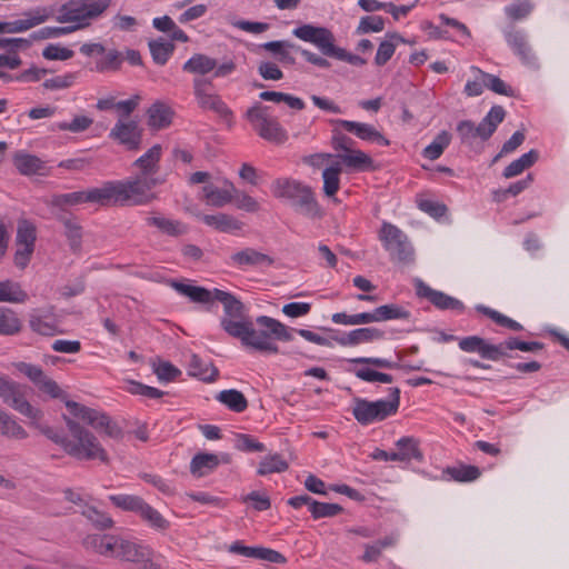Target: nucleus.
Masks as SVG:
<instances>
[{
  "label": "nucleus",
  "instance_id": "nucleus-16",
  "mask_svg": "<svg viewBox=\"0 0 569 569\" xmlns=\"http://www.w3.org/2000/svg\"><path fill=\"white\" fill-rule=\"evenodd\" d=\"M416 295L419 298L427 299L431 305H433L439 310H455L462 312L465 310V305L442 291H438L429 287L421 279L415 280Z\"/></svg>",
  "mask_w": 569,
  "mask_h": 569
},
{
  "label": "nucleus",
  "instance_id": "nucleus-35",
  "mask_svg": "<svg viewBox=\"0 0 569 569\" xmlns=\"http://www.w3.org/2000/svg\"><path fill=\"white\" fill-rule=\"evenodd\" d=\"M190 375L204 382H213L219 376V370L212 362L203 361L198 355L193 353L189 362Z\"/></svg>",
  "mask_w": 569,
  "mask_h": 569
},
{
  "label": "nucleus",
  "instance_id": "nucleus-55",
  "mask_svg": "<svg viewBox=\"0 0 569 569\" xmlns=\"http://www.w3.org/2000/svg\"><path fill=\"white\" fill-rule=\"evenodd\" d=\"M138 515L142 518V520L156 529L166 530L169 528V521L144 500L138 511Z\"/></svg>",
  "mask_w": 569,
  "mask_h": 569
},
{
  "label": "nucleus",
  "instance_id": "nucleus-10",
  "mask_svg": "<svg viewBox=\"0 0 569 569\" xmlns=\"http://www.w3.org/2000/svg\"><path fill=\"white\" fill-rule=\"evenodd\" d=\"M268 109L269 107L257 102L247 110L246 119L262 139L283 143L288 139L287 132L281 127L279 120L268 113Z\"/></svg>",
  "mask_w": 569,
  "mask_h": 569
},
{
  "label": "nucleus",
  "instance_id": "nucleus-42",
  "mask_svg": "<svg viewBox=\"0 0 569 569\" xmlns=\"http://www.w3.org/2000/svg\"><path fill=\"white\" fill-rule=\"evenodd\" d=\"M539 159V152L535 149H531L529 152L522 154L520 158L513 160L510 164H508L502 176L507 179L516 177L520 174L523 170L532 167Z\"/></svg>",
  "mask_w": 569,
  "mask_h": 569
},
{
  "label": "nucleus",
  "instance_id": "nucleus-63",
  "mask_svg": "<svg viewBox=\"0 0 569 569\" xmlns=\"http://www.w3.org/2000/svg\"><path fill=\"white\" fill-rule=\"evenodd\" d=\"M123 56L117 50H109L106 56L97 61L96 68L99 72L118 71L121 68Z\"/></svg>",
  "mask_w": 569,
  "mask_h": 569
},
{
  "label": "nucleus",
  "instance_id": "nucleus-24",
  "mask_svg": "<svg viewBox=\"0 0 569 569\" xmlns=\"http://www.w3.org/2000/svg\"><path fill=\"white\" fill-rule=\"evenodd\" d=\"M230 458L228 455H222L221 459L218 455L209 452H199L193 456L190 462V472L197 477H203L213 471L220 462L228 463Z\"/></svg>",
  "mask_w": 569,
  "mask_h": 569
},
{
  "label": "nucleus",
  "instance_id": "nucleus-46",
  "mask_svg": "<svg viewBox=\"0 0 569 569\" xmlns=\"http://www.w3.org/2000/svg\"><path fill=\"white\" fill-rule=\"evenodd\" d=\"M0 435L12 439H26L27 431L6 411L0 409Z\"/></svg>",
  "mask_w": 569,
  "mask_h": 569
},
{
  "label": "nucleus",
  "instance_id": "nucleus-54",
  "mask_svg": "<svg viewBox=\"0 0 569 569\" xmlns=\"http://www.w3.org/2000/svg\"><path fill=\"white\" fill-rule=\"evenodd\" d=\"M476 310L488 318H490L492 321H495L497 325L513 330V331H521L523 329L522 325L517 322L516 320L498 312L497 310H493L489 307H486L483 305L476 306Z\"/></svg>",
  "mask_w": 569,
  "mask_h": 569
},
{
  "label": "nucleus",
  "instance_id": "nucleus-47",
  "mask_svg": "<svg viewBox=\"0 0 569 569\" xmlns=\"http://www.w3.org/2000/svg\"><path fill=\"white\" fill-rule=\"evenodd\" d=\"M372 312L375 322L410 318V312L396 303L377 307Z\"/></svg>",
  "mask_w": 569,
  "mask_h": 569
},
{
  "label": "nucleus",
  "instance_id": "nucleus-11",
  "mask_svg": "<svg viewBox=\"0 0 569 569\" xmlns=\"http://www.w3.org/2000/svg\"><path fill=\"white\" fill-rule=\"evenodd\" d=\"M379 239L389 252L392 261L409 264L415 260V250L402 230L397 226L383 222L379 231Z\"/></svg>",
  "mask_w": 569,
  "mask_h": 569
},
{
  "label": "nucleus",
  "instance_id": "nucleus-45",
  "mask_svg": "<svg viewBox=\"0 0 569 569\" xmlns=\"http://www.w3.org/2000/svg\"><path fill=\"white\" fill-rule=\"evenodd\" d=\"M24 390L26 387L22 386L18 391V395L13 396L7 405L17 410L18 412H20L21 415L32 420H38L42 417V412L30 405V402L26 399Z\"/></svg>",
  "mask_w": 569,
  "mask_h": 569
},
{
  "label": "nucleus",
  "instance_id": "nucleus-20",
  "mask_svg": "<svg viewBox=\"0 0 569 569\" xmlns=\"http://www.w3.org/2000/svg\"><path fill=\"white\" fill-rule=\"evenodd\" d=\"M383 338L385 331L375 327H365L351 330L342 336H336L332 340L342 347H353L382 340Z\"/></svg>",
  "mask_w": 569,
  "mask_h": 569
},
{
  "label": "nucleus",
  "instance_id": "nucleus-43",
  "mask_svg": "<svg viewBox=\"0 0 569 569\" xmlns=\"http://www.w3.org/2000/svg\"><path fill=\"white\" fill-rule=\"evenodd\" d=\"M443 473L449 476V479L457 482H471L481 476L480 469L472 465L447 467Z\"/></svg>",
  "mask_w": 569,
  "mask_h": 569
},
{
  "label": "nucleus",
  "instance_id": "nucleus-14",
  "mask_svg": "<svg viewBox=\"0 0 569 569\" xmlns=\"http://www.w3.org/2000/svg\"><path fill=\"white\" fill-rule=\"evenodd\" d=\"M142 131L137 121L119 119L110 130L109 138L129 151H137L141 147Z\"/></svg>",
  "mask_w": 569,
  "mask_h": 569
},
{
  "label": "nucleus",
  "instance_id": "nucleus-5",
  "mask_svg": "<svg viewBox=\"0 0 569 569\" xmlns=\"http://www.w3.org/2000/svg\"><path fill=\"white\" fill-rule=\"evenodd\" d=\"M256 323L261 328L257 330L252 327V337L248 341V348L256 351L276 355L279 352L276 341H291L293 339V329L288 328L274 318L259 316Z\"/></svg>",
  "mask_w": 569,
  "mask_h": 569
},
{
  "label": "nucleus",
  "instance_id": "nucleus-48",
  "mask_svg": "<svg viewBox=\"0 0 569 569\" xmlns=\"http://www.w3.org/2000/svg\"><path fill=\"white\" fill-rule=\"evenodd\" d=\"M451 133L447 130L440 131L432 142L422 150V156L429 160H437L451 142Z\"/></svg>",
  "mask_w": 569,
  "mask_h": 569
},
{
  "label": "nucleus",
  "instance_id": "nucleus-59",
  "mask_svg": "<svg viewBox=\"0 0 569 569\" xmlns=\"http://www.w3.org/2000/svg\"><path fill=\"white\" fill-rule=\"evenodd\" d=\"M109 500L119 509L138 513L143 499L134 495H111Z\"/></svg>",
  "mask_w": 569,
  "mask_h": 569
},
{
  "label": "nucleus",
  "instance_id": "nucleus-60",
  "mask_svg": "<svg viewBox=\"0 0 569 569\" xmlns=\"http://www.w3.org/2000/svg\"><path fill=\"white\" fill-rule=\"evenodd\" d=\"M44 315L39 309L30 313L29 326L32 331L42 336H53L56 333V326L51 322L43 320Z\"/></svg>",
  "mask_w": 569,
  "mask_h": 569
},
{
  "label": "nucleus",
  "instance_id": "nucleus-64",
  "mask_svg": "<svg viewBox=\"0 0 569 569\" xmlns=\"http://www.w3.org/2000/svg\"><path fill=\"white\" fill-rule=\"evenodd\" d=\"M355 376L366 382H382V383H391L393 381V377L389 373L380 372L373 370L369 367H361L352 370Z\"/></svg>",
  "mask_w": 569,
  "mask_h": 569
},
{
  "label": "nucleus",
  "instance_id": "nucleus-41",
  "mask_svg": "<svg viewBox=\"0 0 569 569\" xmlns=\"http://www.w3.org/2000/svg\"><path fill=\"white\" fill-rule=\"evenodd\" d=\"M148 46L152 60L159 66L166 64L176 49V46L172 41L166 40L163 38L150 40Z\"/></svg>",
  "mask_w": 569,
  "mask_h": 569
},
{
  "label": "nucleus",
  "instance_id": "nucleus-44",
  "mask_svg": "<svg viewBox=\"0 0 569 569\" xmlns=\"http://www.w3.org/2000/svg\"><path fill=\"white\" fill-rule=\"evenodd\" d=\"M28 293L18 282L12 280L0 281V302L22 303L27 301Z\"/></svg>",
  "mask_w": 569,
  "mask_h": 569
},
{
  "label": "nucleus",
  "instance_id": "nucleus-31",
  "mask_svg": "<svg viewBox=\"0 0 569 569\" xmlns=\"http://www.w3.org/2000/svg\"><path fill=\"white\" fill-rule=\"evenodd\" d=\"M229 188L220 189L213 184H207L202 188L206 202L212 207L221 208L230 203L233 199V192H237L234 186L229 182Z\"/></svg>",
  "mask_w": 569,
  "mask_h": 569
},
{
  "label": "nucleus",
  "instance_id": "nucleus-28",
  "mask_svg": "<svg viewBox=\"0 0 569 569\" xmlns=\"http://www.w3.org/2000/svg\"><path fill=\"white\" fill-rule=\"evenodd\" d=\"M148 124L152 129H164L172 122L174 111L162 101H156L147 111Z\"/></svg>",
  "mask_w": 569,
  "mask_h": 569
},
{
  "label": "nucleus",
  "instance_id": "nucleus-22",
  "mask_svg": "<svg viewBox=\"0 0 569 569\" xmlns=\"http://www.w3.org/2000/svg\"><path fill=\"white\" fill-rule=\"evenodd\" d=\"M87 203H97L101 207L121 206L118 181L104 182L100 188H91L86 190Z\"/></svg>",
  "mask_w": 569,
  "mask_h": 569
},
{
  "label": "nucleus",
  "instance_id": "nucleus-12",
  "mask_svg": "<svg viewBox=\"0 0 569 569\" xmlns=\"http://www.w3.org/2000/svg\"><path fill=\"white\" fill-rule=\"evenodd\" d=\"M37 230L32 222L21 220L18 222L13 262L17 268L23 270L30 262L34 251Z\"/></svg>",
  "mask_w": 569,
  "mask_h": 569
},
{
  "label": "nucleus",
  "instance_id": "nucleus-37",
  "mask_svg": "<svg viewBox=\"0 0 569 569\" xmlns=\"http://www.w3.org/2000/svg\"><path fill=\"white\" fill-rule=\"evenodd\" d=\"M217 67V60L203 53H194L182 66L184 72L204 76L213 71Z\"/></svg>",
  "mask_w": 569,
  "mask_h": 569
},
{
  "label": "nucleus",
  "instance_id": "nucleus-30",
  "mask_svg": "<svg viewBox=\"0 0 569 569\" xmlns=\"http://www.w3.org/2000/svg\"><path fill=\"white\" fill-rule=\"evenodd\" d=\"M214 300L220 301L223 305V317H230L231 319H242L244 318V305L232 293L213 289Z\"/></svg>",
  "mask_w": 569,
  "mask_h": 569
},
{
  "label": "nucleus",
  "instance_id": "nucleus-50",
  "mask_svg": "<svg viewBox=\"0 0 569 569\" xmlns=\"http://www.w3.org/2000/svg\"><path fill=\"white\" fill-rule=\"evenodd\" d=\"M342 168L339 162L327 167L322 172L323 193L327 197H333L340 188V173Z\"/></svg>",
  "mask_w": 569,
  "mask_h": 569
},
{
  "label": "nucleus",
  "instance_id": "nucleus-52",
  "mask_svg": "<svg viewBox=\"0 0 569 569\" xmlns=\"http://www.w3.org/2000/svg\"><path fill=\"white\" fill-rule=\"evenodd\" d=\"M289 468L288 462L279 453L264 457L258 467L259 476H267L274 472H284Z\"/></svg>",
  "mask_w": 569,
  "mask_h": 569
},
{
  "label": "nucleus",
  "instance_id": "nucleus-39",
  "mask_svg": "<svg viewBox=\"0 0 569 569\" xmlns=\"http://www.w3.org/2000/svg\"><path fill=\"white\" fill-rule=\"evenodd\" d=\"M22 329L18 313L8 307L0 306V336H14Z\"/></svg>",
  "mask_w": 569,
  "mask_h": 569
},
{
  "label": "nucleus",
  "instance_id": "nucleus-40",
  "mask_svg": "<svg viewBox=\"0 0 569 569\" xmlns=\"http://www.w3.org/2000/svg\"><path fill=\"white\" fill-rule=\"evenodd\" d=\"M216 399L233 412L240 413L248 408L247 398L237 389L222 390L217 395Z\"/></svg>",
  "mask_w": 569,
  "mask_h": 569
},
{
  "label": "nucleus",
  "instance_id": "nucleus-36",
  "mask_svg": "<svg viewBox=\"0 0 569 569\" xmlns=\"http://www.w3.org/2000/svg\"><path fill=\"white\" fill-rule=\"evenodd\" d=\"M58 220L64 228V236L68 239L70 250L73 253H79L82 248V227L74 218L60 216Z\"/></svg>",
  "mask_w": 569,
  "mask_h": 569
},
{
  "label": "nucleus",
  "instance_id": "nucleus-1",
  "mask_svg": "<svg viewBox=\"0 0 569 569\" xmlns=\"http://www.w3.org/2000/svg\"><path fill=\"white\" fill-rule=\"evenodd\" d=\"M17 369L32 381L40 391L49 395L52 399L62 400L69 412L74 418L82 420L97 432L118 441L123 438V430L108 413L89 408L73 400H69L67 393L54 380L46 376L41 367L32 363L19 362L17 363Z\"/></svg>",
  "mask_w": 569,
  "mask_h": 569
},
{
  "label": "nucleus",
  "instance_id": "nucleus-7",
  "mask_svg": "<svg viewBox=\"0 0 569 569\" xmlns=\"http://www.w3.org/2000/svg\"><path fill=\"white\" fill-rule=\"evenodd\" d=\"M167 177H142L137 174L126 181H118L121 206H143L149 204L157 194L152 189L163 184Z\"/></svg>",
  "mask_w": 569,
  "mask_h": 569
},
{
  "label": "nucleus",
  "instance_id": "nucleus-38",
  "mask_svg": "<svg viewBox=\"0 0 569 569\" xmlns=\"http://www.w3.org/2000/svg\"><path fill=\"white\" fill-rule=\"evenodd\" d=\"M13 163L21 174H41L44 169V162L37 156L29 153H16Z\"/></svg>",
  "mask_w": 569,
  "mask_h": 569
},
{
  "label": "nucleus",
  "instance_id": "nucleus-8",
  "mask_svg": "<svg viewBox=\"0 0 569 569\" xmlns=\"http://www.w3.org/2000/svg\"><path fill=\"white\" fill-rule=\"evenodd\" d=\"M110 6L109 0H70L63 3L54 19L60 23L82 24L81 29L90 24V20L98 18Z\"/></svg>",
  "mask_w": 569,
  "mask_h": 569
},
{
  "label": "nucleus",
  "instance_id": "nucleus-21",
  "mask_svg": "<svg viewBox=\"0 0 569 569\" xmlns=\"http://www.w3.org/2000/svg\"><path fill=\"white\" fill-rule=\"evenodd\" d=\"M114 557L124 561L143 563L144 569L147 568V562H150V551L147 547L120 537L117 540Z\"/></svg>",
  "mask_w": 569,
  "mask_h": 569
},
{
  "label": "nucleus",
  "instance_id": "nucleus-53",
  "mask_svg": "<svg viewBox=\"0 0 569 569\" xmlns=\"http://www.w3.org/2000/svg\"><path fill=\"white\" fill-rule=\"evenodd\" d=\"M82 24H70L66 27H44L41 28L30 34V40L32 41H39V40H46L51 38H58L64 34L72 33L77 30L81 29Z\"/></svg>",
  "mask_w": 569,
  "mask_h": 569
},
{
  "label": "nucleus",
  "instance_id": "nucleus-2",
  "mask_svg": "<svg viewBox=\"0 0 569 569\" xmlns=\"http://www.w3.org/2000/svg\"><path fill=\"white\" fill-rule=\"evenodd\" d=\"M62 419L71 436L70 445H67L66 453L78 460H99L102 463L109 462V456L98 438L67 415Z\"/></svg>",
  "mask_w": 569,
  "mask_h": 569
},
{
  "label": "nucleus",
  "instance_id": "nucleus-57",
  "mask_svg": "<svg viewBox=\"0 0 569 569\" xmlns=\"http://www.w3.org/2000/svg\"><path fill=\"white\" fill-rule=\"evenodd\" d=\"M81 515L86 517L97 529L106 530L113 526V520L107 513L98 510L93 506H86Z\"/></svg>",
  "mask_w": 569,
  "mask_h": 569
},
{
  "label": "nucleus",
  "instance_id": "nucleus-58",
  "mask_svg": "<svg viewBox=\"0 0 569 569\" xmlns=\"http://www.w3.org/2000/svg\"><path fill=\"white\" fill-rule=\"evenodd\" d=\"M332 321L338 325L356 326L375 322L373 312H361L356 315H347L346 312H337L332 315Z\"/></svg>",
  "mask_w": 569,
  "mask_h": 569
},
{
  "label": "nucleus",
  "instance_id": "nucleus-19",
  "mask_svg": "<svg viewBox=\"0 0 569 569\" xmlns=\"http://www.w3.org/2000/svg\"><path fill=\"white\" fill-rule=\"evenodd\" d=\"M23 16L26 19L0 22V33H17L27 31L46 22L51 17V13L47 8H37L33 11L24 12Z\"/></svg>",
  "mask_w": 569,
  "mask_h": 569
},
{
  "label": "nucleus",
  "instance_id": "nucleus-33",
  "mask_svg": "<svg viewBox=\"0 0 569 569\" xmlns=\"http://www.w3.org/2000/svg\"><path fill=\"white\" fill-rule=\"evenodd\" d=\"M341 163L355 171H370L375 169L373 160L366 152L353 149L348 153L337 156Z\"/></svg>",
  "mask_w": 569,
  "mask_h": 569
},
{
  "label": "nucleus",
  "instance_id": "nucleus-9",
  "mask_svg": "<svg viewBox=\"0 0 569 569\" xmlns=\"http://www.w3.org/2000/svg\"><path fill=\"white\" fill-rule=\"evenodd\" d=\"M506 110L502 106H493L486 117L476 124L471 120H461L457 124V133L462 144L471 146L473 140H489L496 132L498 126L505 120Z\"/></svg>",
  "mask_w": 569,
  "mask_h": 569
},
{
  "label": "nucleus",
  "instance_id": "nucleus-3",
  "mask_svg": "<svg viewBox=\"0 0 569 569\" xmlns=\"http://www.w3.org/2000/svg\"><path fill=\"white\" fill-rule=\"evenodd\" d=\"M298 39L315 44L323 56L346 61L352 66L361 67L367 63L366 59L358 54L348 52L346 49L335 44L332 31L325 27L302 24L292 30Z\"/></svg>",
  "mask_w": 569,
  "mask_h": 569
},
{
  "label": "nucleus",
  "instance_id": "nucleus-61",
  "mask_svg": "<svg viewBox=\"0 0 569 569\" xmlns=\"http://www.w3.org/2000/svg\"><path fill=\"white\" fill-rule=\"evenodd\" d=\"M343 511V508L338 503L320 502L315 500L311 503V516L315 520L321 518H332Z\"/></svg>",
  "mask_w": 569,
  "mask_h": 569
},
{
  "label": "nucleus",
  "instance_id": "nucleus-18",
  "mask_svg": "<svg viewBox=\"0 0 569 569\" xmlns=\"http://www.w3.org/2000/svg\"><path fill=\"white\" fill-rule=\"evenodd\" d=\"M330 122L342 127L346 131L353 133L363 141L376 142L382 147L390 146L389 139H387L372 124L342 119H335Z\"/></svg>",
  "mask_w": 569,
  "mask_h": 569
},
{
  "label": "nucleus",
  "instance_id": "nucleus-34",
  "mask_svg": "<svg viewBox=\"0 0 569 569\" xmlns=\"http://www.w3.org/2000/svg\"><path fill=\"white\" fill-rule=\"evenodd\" d=\"M197 217L201 219L207 226L212 227L221 232H230L233 230L241 229L242 223L230 214L217 213V214H201Z\"/></svg>",
  "mask_w": 569,
  "mask_h": 569
},
{
  "label": "nucleus",
  "instance_id": "nucleus-49",
  "mask_svg": "<svg viewBox=\"0 0 569 569\" xmlns=\"http://www.w3.org/2000/svg\"><path fill=\"white\" fill-rule=\"evenodd\" d=\"M149 226L158 228L162 233L178 237L186 232V227L177 220H171L164 217H149L147 218Z\"/></svg>",
  "mask_w": 569,
  "mask_h": 569
},
{
  "label": "nucleus",
  "instance_id": "nucleus-62",
  "mask_svg": "<svg viewBox=\"0 0 569 569\" xmlns=\"http://www.w3.org/2000/svg\"><path fill=\"white\" fill-rule=\"evenodd\" d=\"M488 341L479 336H468L459 340V348L465 352H477L485 359Z\"/></svg>",
  "mask_w": 569,
  "mask_h": 569
},
{
  "label": "nucleus",
  "instance_id": "nucleus-4",
  "mask_svg": "<svg viewBox=\"0 0 569 569\" xmlns=\"http://www.w3.org/2000/svg\"><path fill=\"white\" fill-rule=\"evenodd\" d=\"M272 193L277 198L290 201L293 209L310 219L322 217L321 208L310 187L291 179H278L272 184Z\"/></svg>",
  "mask_w": 569,
  "mask_h": 569
},
{
  "label": "nucleus",
  "instance_id": "nucleus-51",
  "mask_svg": "<svg viewBox=\"0 0 569 569\" xmlns=\"http://www.w3.org/2000/svg\"><path fill=\"white\" fill-rule=\"evenodd\" d=\"M473 70H477L483 80V86L495 93L502 94L506 97H515V90L508 86L502 79L498 76L485 72L479 68L473 67Z\"/></svg>",
  "mask_w": 569,
  "mask_h": 569
},
{
  "label": "nucleus",
  "instance_id": "nucleus-15",
  "mask_svg": "<svg viewBox=\"0 0 569 569\" xmlns=\"http://www.w3.org/2000/svg\"><path fill=\"white\" fill-rule=\"evenodd\" d=\"M503 36L508 46L523 64L529 67L538 66L537 57L525 31L511 26L503 31Z\"/></svg>",
  "mask_w": 569,
  "mask_h": 569
},
{
  "label": "nucleus",
  "instance_id": "nucleus-27",
  "mask_svg": "<svg viewBox=\"0 0 569 569\" xmlns=\"http://www.w3.org/2000/svg\"><path fill=\"white\" fill-rule=\"evenodd\" d=\"M221 328L231 337L240 339L242 346L248 348V341L252 337V326L250 320L231 319L230 317H222L220 320Z\"/></svg>",
  "mask_w": 569,
  "mask_h": 569
},
{
  "label": "nucleus",
  "instance_id": "nucleus-29",
  "mask_svg": "<svg viewBox=\"0 0 569 569\" xmlns=\"http://www.w3.org/2000/svg\"><path fill=\"white\" fill-rule=\"evenodd\" d=\"M397 447V456H392L397 458V461L400 462H410L411 460H416L421 462L423 460V453L420 449V442L415 437H402L396 442Z\"/></svg>",
  "mask_w": 569,
  "mask_h": 569
},
{
  "label": "nucleus",
  "instance_id": "nucleus-17",
  "mask_svg": "<svg viewBox=\"0 0 569 569\" xmlns=\"http://www.w3.org/2000/svg\"><path fill=\"white\" fill-rule=\"evenodd\" d=\"M228 551L248 558L264 560L271 563H287V558L281 552L262 546H244L240 540L229 545Z\"/></svg>",
  "mask_w": 569,
  "mask_h": 569
},
{
  "label": "nucleus",
  "instance_id": "nucleus-26",
  "mask_svg": "<svg viewBox=\"0 0 569 569\" xmlns=\"http://www.w3.org/2000/svg\"><path fill=\"white\" fill-rule=\"evenodd\" d=\"M232 264L242 267H259V266H271L274 260L272 257L259 252L253 248H246L241 251L234 252L230 256Z\"/></svg>",
  "mask_w": 569,
  "mask_h": 569
},
{
  "label": "nucleus",
  "instance_id": "nucleus-13",
  "mask_svg": "<svg viewBox=\"0 0 569 569\" xmlns=\"http://www.w3.org/2000/svg\"><path fill=\"white\" fill-rule=\"evenodd\" d=\"M212 82L204 78L193 79V93L197 99L198 106L204 110H211L221 118L228 119L232 117V111L223 102L220 96L209 92Z\"/></svg>",
  "mask_w": 569,
  "mask_h": 569
},
{
  "label": "nucleus",
  "instance_id": "nucleus-25",
  "mask_svg": "<svg viewBox=\"0 0 569 569\" xmlns=\"http://www.w3.org/2000/svg\"><path fill=\"white\" fill-rule=\"evenodd\" d=\"M117 540V536L93 533L86 536L82 545L87 550H92L107 557H114Z\"/></svg>",
  "mask_w": 569,
  "mask_h": 569
},
{
  "label": "nucleus",
  "instance_id": "nucleus-6",
  "mask_svg": "<svg viewBox=\"0 0 569 569\" xmlns=\"http://www.w3.org/2000/svg\"><path fill=\"white\" fill-rule=\"evenodd\" d=\"M400 389L398 387L389 388V398L370 401L363 398H355L352 415L362 426L371 425L376 421H383L395 416L400 406Z\"/></svg>",
  "mask_w": 569,
  "mask_h": 569
},
{
  "label": "nucleus",
  "instance_id": "nucleus-32",
  "mask_svg": "<svg viewBox=\"0 0 569 569\" xmlns=\"http://www.w3.org/2000/svg\"><path fill=\"white\" fill-rule=\"evenodd\" d=\"M264 50L273 53L279 62L283 64H291L293 66L296 63V59L290 53V50L299 51L302 50L299 46H296L295 43L287 41V40H274L266 42L261 46Z\"/></svg>",
  "mask_w": 569,
  "mask_h": 569
},
{
  "label": "nucleus",
  "instance_id": "nucleus-23",
  "mask_svg": "<svg viewBox=\"0 0 569 569\" xmlns=\"http://www.w3.org/2000/svg\"><path fill=\"white\" fill-rule=\"evenodd\" d=\"M162 156L161 144H153L142 156L133 161L132 167L138 169V174L142 177H160V160Z\"/></svg>",
  "mask_w": 569,
  "mask_h": 569
},
{
  "label": "nucleus",
  "instance_id": "nucleus-56",
  "mask_svg": "<svg viewBox=\"0 0 569 569\" xmlns=\"http://www.w3.org/2000/svg\"><path fill=\"white\" fill-rule=\"evenodd\" d=\"M82 203H87L86 190L74 191L70 193H58L53 194L51 198V204L60 209H64L67 207H74Z\"/></svg>",
  "mask_w": 569,
  "mask_h": 569
}]
</instances>
